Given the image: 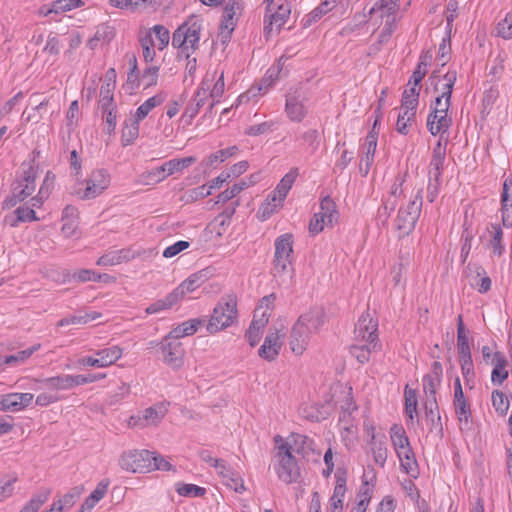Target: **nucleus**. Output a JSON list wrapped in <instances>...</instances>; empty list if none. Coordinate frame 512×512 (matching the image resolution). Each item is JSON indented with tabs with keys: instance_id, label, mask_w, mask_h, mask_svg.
<instances>
[{
	"instance_id": "f257e3e1",
	"label": "nucleus",
	"mask_w": 512,
	"mask_h": 512,
	"mask_svg": "<svg viewBox=\"0 0 512 512\" xmlns=\"http://www.w3.org/2000/svg\"><path fill=\"white\" fill-rule=\"evenodd\" d=\"M325 314L320 308H314L302 314L293 325L289 345L291 351L301 355L306 350L312 334L317 333L324 324Z\"/></svg>"
},
{
	"instance_id": "f03ea898",
	"label": "nucleus",
	"mask_w": 512,
	"mask_h": 512,
	"mask_svg": "<svg viewBox=\"0 0 512 512\" xmlns=\"http://www.w3.org/2000/svg\"><path fill=\"white\" fill-rule=\"evenodd\" d=\"M294 237L291 233H285L278 236L275 240V252L273 258V275L285 282L287 276L289 280L294 275L293 261Z\"/></svg>"
},
{
	"instance_id": "7ed1b4c3",
	"label": "nucleus",
	"mask_w": 512,
	"mask_h": 512,
	"mask_svg": "<svg viewBox=\"0 0 512 512\" xmlns=\"http://www.w3.org/2000/svg\"><path fill=\"white\" fill-rule=\"evenodd\" d=\"M21 169V174L13 184L12 196L5 201L7 207H12L17 202L25 200L35 191L37 168L31 163H23Z\"/></svg>"
},
{
	"instance_id": "20e7f679",
	"label": "nucleus",
	"mask_w": 512,
	"mask_h": 512,
	"mask_svg": "<svg viewBox=\"0 0 512 512\" xmlns=\"http://www.w3.org/2000/svg\"><path fill=\"white\" fill-rule=\"evenodd\" d=\"M237 319V301L234 296L222 298L213 309V314L207 324L210 333H216L231 326Z\"/></svg>"
},
{
	"instance_id": "39448f33",
	"label": "nucleus",
	"mask_w": 512,
	"mask_h": 512,
	"mask_svg": "<svg viewBox=\"0 0 512 512\" xmlns=\"http://www.w3.org/2000/svg\"><path fill=\"white\" fill-rule=\"evenodd\" d=\"M422 192V188L418 189L414 197L398 211L395 225L401 236L409 235L415 228L422 208Z\"/></svg>"
},
{
	"instance_id": "423d86ee",
	"label": "nucleus",
	"mask_w": 512,
	"mask_h": 512,
	"mask_svg": "<svg viewBox=\"0 0 512 512\" xmlns=\"http://www.w3.org/2000/svg\"><path fill=\"white\" fill-rule=\"evenodd\" d=\"M275 457L278 460V465L275 468L278 478L286 484L298 482L301 477V471L288 443H282L278 447Z\"/></svg>"
},
{
	"instance_id": "0eeeda50",
	"label": "nucleus",
	"mask_w": 512,
	"mask_h": 512,
	"mask_svg": "<svg viewBox=\"0 0 512 512\" xmlns=\"http://www.w3.org/2000/svg\"><path fill=\"white\" fill-rule=\"evenodd\" d=\"M196 161L197 159L194 156L169 160L163 163L160 167L154 168L151 171L141 174V181L146 185L159 183L167 176H170L176 172L183 171L185 168H188Z\"/></svg>"
},
{
	"instance_id": "6e6552de",
	"label": "nucleus",
	"mask_w": 512,
	"mask_h": 512,
	"mask_svg": "<svg viewBox=\"0 0 512 512\" xmlns=\"http://www.w3.org/2000/svg\"><path fill=\"white\" fill-rule=\"evenodd\" d=\"M457 80V72L455 70H449L445 73L440 80L441 86L436 85L435 91L439 92V95L435 98L431 104V109L436 113H447L451 105V96L453 87Z\"/></svg>"
},
{
	"instance_id": "1a4fd4ad",
	"label": "nucleus",
	"mask_w": 512,
	"mask_h": 512,
	"mask_svg": "<svg viewBox=\"0 0 512 512\" xmlns=\"http://www.w3.org/2000/svg\"><path fill=\"white\" fill-rule=\"evenodd\" d=\"M151 458L149 450H130L121 455L119 465L126 471L146 473L151 471Z\"/></svg>"
},
{
	"instance_id": "9d476101",
	"label": "nucleus",
	"mask_w": 512,
	"mask_h": 512,
	"mask_svg": "<svg viewBox=\"0 0 512 512\" xmlns=\"http://www.w3.org/2000/svg\"><path fill=\"white\" fill-rule=\"evenodd\" d=\"M264 18V34L270 37L273 32H279L281 27L286 23L291 13L288 3L268 4Z\"/></svg>"
},
{
	"instance_id": "9b49d317",
	"label": "nucleus",
	"mask_w": 512,
	"mask_h": 512,
	"mask_svg": "<svg viewBox=\"0 0 512 512\" xmlns=\"http://www.w3.org/2000/svg\"><path fill=\"white\" fill-rule=\"evenodd\" d=\"M86 188L76 194L81 199H94L110 185V175L105 169L94 170L86 180Z\"/></svg>"
},
{
	"instance_id": "f8f14e48",
	"label": "nucleus",
	"mask_w": 512,
	"mask_h": 512,
	"mask_svg": "<svg viewBox=\"0 0 512 512\" xmlns=\"http://www.w3.org/2000/svg\"><path fill=\"white\" fill-rule=\"evenodd\" d=\"M163 361L173 369L183 365L184 349L182 343L166 336L161 342Z\"/></svg>"
},
{
	"instance_id": "ddd939ff",
	"label": "nucleus",
	"mask_w": 512,
	"mask_h": 512,
	"mask_svg": "<svg viewBox=\"0 0 512 512\" xmlns=\"http://www.w3.org/2000/svg\"><path fill=\"white\" fill-rule=\"evenodd\" d=\"M168 409L165 404L149 407L143 411L142 416H131L128 424L131 427L156 426L165 417Z\"/></svg>"
},
{
	"instance_id": "4468645a",
	"label": "nucleus",
	"mask_w": 512,
	"mask_h": 512,
	"mask_svg": "<svg viewBox=\"0 0 512 512\" xmlns=\"http://www.w3.org/2000/svg\"><path fill=\"white\" fill-rule=\"evenodd\" d=\"M213 80L214 78L209 79L208 76H206L202 80L200 87L196 90L192 100L187 105L183 117L188 118L189 122L199 113L200 109L205 105L206 100L208 99V91L211 88V83Z\"/></svg>"
},
{
	"instance_id": "2eb2a0df",
	"label": "nucleus",
	"mask_w": 512,
	"mask_h": 512,
	"mask_svg": "<svg viewBox=\"0 0 512 512\" xmlns=\"http://www.w3.org/2000/svg\"><path fill=\"white\" fill-rule=\"evenodd\" d=\"M32 393H8L0 395V411L19 412L27 408L33 401Z\"/></svg>"
},
{
	"instance_id": "dca6fc26",
	"label": "nucleus",
	"mask_w": 512,
	"mask_h": 512,
	"mask_svg": "<svg viewBox=\"0 0 512 512\" xmlns=\"http://www.w3.org/2000/svg\"><path fill=\"white\" fill-rule=\"evenodd\" d=\"M378 324L372 319L369 313H364L358 319L354 334L356 342H371L378 339Z\"/></svg>"
},
{
	"instance_id": "f3484780",
	"label": "nucleus",
	"mask_w": 512,
	"mask_h": 512,
	"mask_svg": "<svg viewBox=\"0 0 512 512\" xmlns=\"http://www.w3.org/2000/svg\"><path fill=\"white\" fill-rule=\"evenodd\" d=\"M379 124V119H375L373 127L371 131L368 133L365 141V152L364 157L361 159L360 163V171L366 176L374 162V155L377 147V140L379 131L376 130L377 125Z\"/></svg>"
},
{
	"instance_id": "a211bd4d",
	"label": "nucleus",
	"mask_w": 512,
	"mask_h": 512,
	"mask_svg": "<svg viewBox=\"0 0 512 512\" xmlns=\"http://www.w3.org/2000/svg\"><path fill=\"white\" fill-rule=\"evenodd\" d=\"M282 337L283 335L277 329H270L264 343L259 348L258 355L267 361L275 360L282 347Z\"/></svg>"
},
{
	"instance_id": "6ab92c4d",
	"label": "nucleus",
	"mask_w": 512,
	"mask_h": 512,
	"mask_svg": "<svg viewBox=\"0 0 512 512\" xmlns=\"http://www.w3.org/2000/svg\"><path fill=\"white\" fill-rule=\"evenodd\" d=\"M424 409V417L429 426V432L442 439L444 432L437 399H426Z\"/></svg>"
},
{
	"instance_id": "aec40b11",
	"label": "nucleus",
	"mask_w": 512,
	"mask_h": 512,
	"mask_svg": "<svg viewBox=\"0 0 512 512\" xmlns=\"http://www.w3.org/2000/svg\"><path fill=\"white\" fill-rule=\"evenodd\" d=\"M443 368L440 362L435 361L431 365V370L423 377V389L427 399H436L437 388L441 384Z\"/></svg>"
},
{
	"instance_id": "412c9836",
	"label": "nucleus",
	"mask_w": 512,
	"mask_h": 512,
	"mask_svg": "<svg viewBox=\"0 0 512 512\" xmlns=\"http://www.w3.org/2000/svg\"><path fill=\"white\" fill-rule=\"evenodd\" d=\"M502 225L505 228L512 227V176L504 180L501 193Z\"/></svg>"
},
{
	"instance_id": "4be33fe9",
	"label": "nucleus",
	"mask_w": 512,
	"mask_h": 512,
	"mask_svg": "<svg viewBox=\"0 0 512 512\" xmlns=\"http://www.w3.org/2000/svg\"><path fill=\"white\" fill-rule=\"evenodd\" d=\"M43 387L51 391L70 390L79 386L77 375L61 374L54 377H49L39 380Z\"/></svg>"
},
{
	"instance_id": "5701e85b",
	"label": "nucleus",
	"mask_w": 512,
	"mask_h": 512,
	"mask_svg": "<svg viewBox=\"0 0 512 512\" xmlns=\"http://www.w3.org/2000/svg\"><path fill=\"white\" fill-rule=\"evenodd\" d=\"M285 111L291 121L298 123L301 122L307 114L303 98L296 94H288L286 96Z\"/></svg>"
},
{
	"instance_id": "b1692460",
	"label": "nucleus",
	"mask_w": 512,
	"mask_h": 512,
	"mask_svg": "<svg viewBox=\"0 0 512 512\" xmlns=\"http://www.w3.org/2000/svg\"><path fill=\"white\" fill-rule=\"evenodd\" d=\"M446 158V145H443L439 140L433 148L432 158L430 161L429 174L433 176L435 182L440 184V178L444 169V162Z\"/></svg>"
},
{
	"instance_id": "393cba45",
	"label": "nucleus",
	"mask_w": 512,
	"mask_h": 512,
	"mask_svg": "<svg viewBox=\"0 0 512 512\" xmlns=\"http://www.w3.org/2000/svg\"><path fill=\"white\" fill-rule=\"evenodd\" d=\"M453 406L460 430H470L472 428V411L468 400L466 398L453 399Z\"/></svg>"
},
{
	"instance_id": "a878e982",
	"label": "nucleus",
	"mask_w": 512,
	"mask_h": 512,
	"mask_svg": "<svg viewBox=\"0 0 512 512\" xmlns=\"http://www.w3.org/2000/svg\"><path fill=\"white\" fill-rule=\"evenodd\" d=\"M381 347L379 341L357 342L350 347V353L359 363L364 364L370 360L371 353L380 351Z\"/></svg>"
},
{
	"instance_id": "bb28decb",
	"label": "nucleus",
	"mask_w": 512,
	"mask_h": 512,
	"mask_svg": "<svg viewBox=\"0 0 512 512\" xmlns=\"http://www.w3.org/2000/svg\"><path fill=\"white\" fill-rule=\"evenodd\" d=\"M290 441L291 444L288 443V446L291 447V451H294L297 454H301L303 457L307 456L310 452H316L314 440L306 435L292 433L290 436Z\"/></svg>"
},
{
	"instance_id": "cd10ccee",
	"label": "nucleus",
	"mask_w": 512,
	"mask_h": 512,
	"mask_svg": "<svg viewBox=\"0 0 512 512\" xmlns=\"http://www.w3.org/2000/svg\"><path fill=\"white\" fill-rule=\"evenodd\" d=\"M243 9V0H229L224 8L221 22L228 23L231 29H235L238 17L242 14Z\"/></svg>"
},
{
	"instance_id": "c85d7f7f",
	"label": "nucleus",
	"mask_w": 512,
	"mask_h": 512,
	"mask_svg": "<svg viewBox=\"0 0 512 512\" xmlns=\"http://www.w3.org/2000/svg\"><path fill=\"white\" fill-rule=\"evenodd\" d=\"M204 276L205 275L202 272L194 273L186 280H184L178 287H176L173 292L179 301L185 296L186 293L193 292L198 287H200L204 282Z\"/></svg>"
},
{
	"instance_id": "c756f323",
	"label": "nucleus",
	"mask_w": 512,
	"mask_h": 512,
	"mask_svg": "<svg viewBox=\"0 0 512 512\" xmlns=\"http://www.w3.org/2000/svg\"><path fill=\"white\" fill-rule=\"evenodd\" d=\"M36 212L29 207L19 206L12 215L5 217V223L11 227H16L20 222H31L37 220Z\"/></svg>"
},
{
	"instance_id": "7c9ffc66",
	"label": "nucleus",
	"mask_w": 512,
	"mask_h": 512,
	"mask_svg": "<svg viewBox=\"0 0 512 512\" xmlns=\"http://www.w3.org/2000/svg\"><path fill=\"white\" fill-rule=\"evenodd\" d=\"M203 322L204 321L200 319H191L185 321L172 329L167 336L179 341V339L182 337L193 335L198 330V327L203 324Z\"/></svg>"
},
{
	"instance_id": "2f4dec72",
	"label": "nucleus",
	"mask_w": 512,
	"mask_h": 512,
	"mask_svg": "<svg viewBox=\"0 0 512 512\" xmlns=\"http://www.w3.org/2000/svg\"><path fill=\"white\" fill-rule=\"evenodd\" d=\"M284 200L279 199V193L273 190L266 198L265 203H263L259 209V213L261 214V219L266 220L272 214H274L278 208L282 207Z\"/></svg>"
},
{
	"instance_id": "473e14b6",
	"label": "nucleus",
	"mask_w": 512,
	"mask_h": 512,
	"mask_svg": "<svg viewBox=\"0 0 512 512\" xmlns=\"http://www.w3.org/2000/svg\"><path fill=\"white\" fill-rule=\"evenodd\" d=\"M200 31H201V24L198 22H193L190 25L188 23H185V38H186V45L188 46V59L190 58V55L194 53V51L198 48V43L200 40Z\"/></svg>"
},
{
	"instance_id": "72a5a7b5",
	"label": "nucleus",
	"mask_w": 512,
	"mask_h": 512,
	"mask_svg": "<svg viewBox=\"0 0 512 512\" xmlns=\"http://www.w3.org/2000/svg\"><path fill=\"white\" fill-rule=\"evenodd\" d=\"M122 349L119 346H111L96 352L98 356L100 368L108 367L114 364L122 356Z\"/></svg>"
},
{
	"instance_id": "f704fd0d",
	"label": "nucleus",
	"mask_w": 512,
	"mask_h": 512,
	"mask_svg": "<svg viewBox=\"0 0 512 512\" xmlns=\"http://www.w3.org/2000/svg\"><path fill=\"white\" fill-rule=\"evenodd\" d=\"M109 3L116 8L136 12L152 7L153 0H109Z\"/></svg>"
},
{
	"instance_id": "c9c22d12",
	"label": "nucleus",
	"mask_w": 512,
	"mask_h": 512,
	"mask_svg": "<svg viewBox=\"0 0 512 512\" xmlns=\"http://www.w3.org/2000/svg\"><path fill=\"white\" fill-rule=\"evenodd\" d=\"M318 214L323 216L324 220L327 222V226L332 225L338 220L339 213L335 202L330 196H326L321 200Z\"/></svg>"
},
{
	"instance_id": "e433bc0d",
	"label": "nucleus",
	"mask_w": 512,
	"mask_h": 512,
	"mask_svg": "<svg viewBox=\"0 0 512 512\" xmlns=\"http://www.w3.org/2000/svg\"><path fill=\"white\" fill-rule=\"evenodd\" d=\"M131 258L130 251L122 249L102 255L98 259L97 264L100 266H114L120 264L122 261H129Z\"/></svg>"
},
{
	"instance_id": "4c0bfd02",
	"label": "nucleus",
	"mask_w": 512,
	"mask_h": 512,
	"mask_svg": "<svg viewBox=\"0 0 512 512\" xmlns=\"http://www.w3.org/2000/svg\"><path fill=\"white\" fill-rule=\"evenodd\" d=\"M51 489L42 488L23 506L19 512H38L41 506L49 499Z\"/></svg>"
},
{
	"instance_id": "58836bf2",
	"label": "nucleus",
	"mask_w": 512,
	"mask_h": 512,
	"mask_svg": "<svg viewBox=\"0 0 512 512\" xmlns=\"http://www.w3.org/2000/svg\"><path fill=\"white\" fill-rule=\"evenodd\" d=\"M39 348L40 344H36L25 350H21L16 354L5 356L3 362L0 363V366L2 364L8 366H18L20 364H23L27 359H29L33 355V353L38 351Z\"/></svg>"
},
{
	"instance_id": "ea45409f",
	"label": "nucleus",
	"mask_w": 512,
	"mask_h": 512,
	"mask_svg": "<svg viewBox=\"0 0 512 512\" xmlns=\"http://www.w3.org/2000/svg\"><path fill=\"white\" fill-rule=\"evenodd\" d=\"M129 122L126 121L122 129L121 141L123 146L131 145L139 135L140 122L134 118L129 119Z\"/></svg>"
},
{
	"instance_id": "a19ab883",
	"label": "nucleus",
	"mask_w": 512,
	"mask_h": 512,
	"mask_svg": "<svg viewBox=\"0 0 512 512\" xmlns=\"http://www.w3.org/2000/svg\"><path fill=\"white\" fill-rule=\"evenodd\" d=\"M298 176V168H292L284 177L280 180L276 188L274 189L279 193V199L285 200L288 192L292 188L293 183L295 182Z\"/></svg>"
},
{
	"instance_id": "79ce46f5",
	"label": "nucleus",
	"mask_w": 512,
	"mask_h": 512,
	"mask_svg": "<svg viewBox=\"0 0 512 512\" xmlns=\"http://www.w3.org/2000/svg\"><path fill=\"white\" fill-rule=\"evenodd\" d=\"M390 438L395 451L399 450L400 448L404 449L406 446L410 444L405 429L401 425H392V427L390 428Z\"/></svg>"
},
{
	"instance_id": "37998d69",
	"label": "nucleus",
	"mask_w": 512,
	"mask_h": 512,
	"mask_svg": "<svg viewBox=\"0 0 512 512\" xmlns=\"http://www.w3.org/2000/svg\"><path fill=\"white\" fill-rule=\"evenodd\" d=\"M372 491L368 485V482L365 481L360 487V490L356 496L357 504L352 509V512H366L369 502L371 500Z\"/></svg>"
},
{
	"instance_id": "c03bdc74",
	"label": "nucleus",
	"mask_w": 512,
	"mask_h": 512,
	"mask_svg": "<svg viewBox=\"0 0 512 512\" xmlns=\"http://www.w3.org/2000/svg\"><path fill=\"white\" fill-rule=\"evenodd\" d=\"M179 302V299L176 297L174 292L169 293L165 298L159 299L156 302L152 303L146 308L147 314H155L162 310H166L171 308L173 305Z\"/></svg>"
},
{
	"instance_id": "a18cd8bd",
	"label": "nucleus",
	"mask_w": 512,
	"mask_h": 512,
	"mask_svg": "<svg viewBox=\"0 0 512 512\" xmlns=\"http://www.w3.org/2000/svg\"><path fill=\"white\" fill-rule=\"evenodd\" d=\"M239 149L237 146H230L225 149H221L213 154H211L205 161L202 162V165L205 167L212 166L216 162H223L226 159L236 155Z\"/></svg>"
},
{
	"instance_id": "49530a36",
	"label": "nucleus",
	"mask_w": 512,
	"mask_h": 512,
	"mask_svg": "<svg viewBox=\"0 0 512 512\" xmlns=\"http://www.w3.org/2000/svg\"><path fill=\"white\" fill-rule=\"evenodd\" d=\"M415 117L416 113L408 110H401L397 118L396 130L402 135H407L412 123L415 121Z\"/></svg>"
},
{
	"instance_id": "de8ad7c7",
	"label": "nucleus",
	"mask_w": 512,
	"mask_h": 512,
	"mask_svg": "<svg viewBox=\"0 0 512 512\" xmlns=\"http://www.w3.org/2000/svg\"><path fill=\"white\" fill-rule=\"evenodd\" d=\"M162 102H163V98L161 96L156 95V96L150 97L149 99H147L144 103H142L137 108L133 118L140 122L149 114V112L153 108L160 105Z\"/></svg>"
},
{
	"instance_id": "09e8293b",
	"label": "nucleus",
	"mask_w": 512,
	"mask_h": 512,
	"mask_svg": "<svg viewBox=\"0 0 512 512\" xmlns=\"http://www.w3.org/2000/svg\"><path fill=\"white\" fill-rule=\"evenodd\" d=\"M405 397V413L409 417L410 420H413L417 415V393L416 390L405 387L404 391Z\"/></svg>"
},
{
	"instance_id": "8fccbe9b",
	"label": "nucleus",
	"mask_w": 512,
	"mask_h": 512,
	"mask_svg": "<svg viewBox=\"0 0 512 512\" xmlns=\"http://www.w3.org/2000/svg\"><path fill=\"white\" fill-rule=\"evenodd\" d=\"M371 451L373 459L376 464L384 467L387 460V448L384 441L375 440V436H372Z\"/></svg>"
},
{
	"instance_id": "3c124183",
	"label": "nucleus",
	"mask_w": 512,
	"mask_h": 512,
	"mask_svg": "<svg viewBox=\"0 0 512 512\" xmlns=\"http://www.w3.org/2000/svg\"><path fill=\"white\" fill-rule=\"evenodd\" d=\"M172 46L180 50V55L188 59V46L185 38V23L178 27L172 37Z\"/></svg>"
},
{
	"instance_id": "603ef678",
	"label": "nucleus",
	"mask_w": 512,
	"mask_h": 512,
	"mask_svg": "<svg viewBox=\"0 0 512 512\" xmlns=\"http://www.w3.org/2000/svg\"><path fill=\"white\" fill-rule=\"evenodd\" d=\"M249 186L245 180L235 183L232 187L224 190L217 196V203H226L236 197L242 190Z\"/></svg>"
},
{
	"instance_id": "864d4df0",
	"label": "nucleus",
	"mask_w": 512,
	"mask_h": 512,
	"mask_svg": "<svg viewBox=\"0 0 512 512\" xmlns=\"http://www.w3.org/2000/svg\"><path fill=\"white\" fill-rule=\"evenodd\" d=\"M492 239L490 241V245L493 249V254L501 257L504 252V245L502 244L503 239V231L501 227L497 224H492Z\"/></svg>"
},
{
	"instance_id": "5fc2aeb1",
	"label": "nucleus",
	"mask_w": 512,
	"mask_h": 512,
	"mask_svg": "<svg viewBox=\"0 0 512 512\" xmlns=\"http://www.w3.org/2000/svg\"><path fill=\"white\" fill-rule=\"evenodd\" d=\"M176 491L184 497H203L206 494L205 488L194 484H177Z\"/></svg>"
},
{
	"instance_id": "6e6d98bb",
	"label": "nucleus",
	"mask_w": 512,
	"mask_h": 512,
	"mask_svg": "<svg viewBox=\"0 0 512 512\" xmlns=\"http://www.w3.org/2000/svg\"><path fill=\"white\" fill-rule=\"evenodd\" d=\"M496 31L497 36L504 40L512 39V11L507 13L505 18L498 22Z\"/></svg>"
},
{
	"instance_id": "4d7b16f0",
	"label": "nucleus",
	"mask_w": 512,
	"mask_h": 512,
	"mask_svg": "<svg viewBox=\"0 0 512 512\" xmlns=\"http://www.w3.org/2000/svg\"><path fill=\"white\" fill-rule=\"evenodd\" d=\"M399 9V0H380V2L376 3L370 13H374L376 11H382L381 16L385 15H395L397 10Z\"/></svg>"
},
{
	"instance_id": "13d9d810",
	"label": "nucleus",
	"mask_w": 512,
	"mask_h": 512,
	"mask_svg": "<svg viewBox=\"0 0 512 512\" xmlns=\"http://www.w3.org/2000/svg\"><path fill=\"white\" fill-rule=\"evenodd\" d=\"M491 400L493 407L498 413L501 415L507 413L509 409V400L502 391L494 390L491 395Z\"/></svg>"
},
{
	"instance_id": "bf43d9fd",
	"label": "nucleus",
	"mask_w": 512,
	"mask_h": 512,
	"mask_svg": "<svg viewBox=\"0 0 512 512\" xmlns=\"http://www.w3.org/2000/svg\"><path fill=\"white\" fill-rule=\"evenodd\" d=\"M84 5L82 0H56L52 2L54 14H60Z\"/></svg>"
},
{
	"instance_id": "052dcab7",
	"label": "nucleus",
	"mask_w": 512,
	"mask_h": 512,
	"mask_svg": "<svg viewBox=\"0 0 512 512\" xmlns=\"http://www.w3.org/2000/svg\"><path fill=\"white\" fill-rule=\"evenodd\" d=\"M387 19L385 21L384 27L381 30L378 38V42L380 44H385L389 41L393 32L396 29V17L395 15H386Z\"/></svg>"
},
{
	"instance_id": "680f3d73",
	"label": "nucleus",
	"mask_w": 512,
	"mask_h": 512,
	"mask_svg": "<svg viewBox=\"0 0 512 512\" xmlns=\"http://www.w3.org/2000/svg\"><path fill=\"white\" fill-rule=\"evenodd\" d=\"M114 89L115 88L109 84H103L101 86L99 100V107L101 109H108L109 107L115 106L113 98Z\"/></svg>"
},
{
	"instance_id": "e2e57ef3",
	"label": "nucleus",
	"mask_w": 512,
	"mask_h": 512,
	"mask_svg": "<svg viewBox=\"0 0 512 512\" xmlns=\"http://www.w3.org/2000/svg\"><path fill=\"white\" fill-rule=\"evenodd\" d=\"M94 36L96 37V40L101 42V44H108L115 37V30L108 24H101L97 27Z\"/></svg>"
},
{
	"instance_id": "0e129e2a",
	"label": "nucleus",
	"mask_w": 512,
	"mask_h": 512,
	"mask_svg": "<svg viewBox=\"0 0 512 512\" xmlns=\"http://www.w3.org/2000/svg\"><path fill=\"white\" fill-rule=\"evenodd\" d=\"M460 357V363H461V371L462 375L468 384L471 380L474 378V365L471 355L466 356H459Z\"/></svg>"
},
{
	"instance_id": "69168bd1",
	"label": "nucleus",
	"mask_w": 512,
	"mask_h": 512,
	"mask_svg": "<svg viewBox=\"0 0 512 512\" xmlns=\"http://www.w3.org/2000/svg\"><path fill=\"white\" fill-rule=\"evenodd\" d=\"M158 72L159 67L157 66H149L144 70L141 76V82L143 83L144 88H149L157 84Z\"/></svg>"
},
{
	"instance_id": "338daca9",
	"label": "nucleus",
	"mask_w": 512,
	"mask_h": 512,
	"mask_svg": "<svg viewBox=\"0 0 512 512\" xmlns=\"http://www.w3.org/2000/svg\"><path fill=\"white\" fill-rule=\"evenodd\" d=\"M199 457L206 463H209L211 466H213L218 473H222L223 470L226 469V462L222 459H217L212 457L210 451L208 450H201L199 451Z\"/></svg>"
},
{
	"instance_id": "774afa93",
	"label": "nucleus",
	"mask_w": 512,
	"mask_h": 512,
	"mask_svg": "<svg viewBox=\"0 0 512 512\" xmlns=\"http://www.w3.org/2000/svg\"><path fill=\"white\" fill-rule=\"evenodd\" d=\"M280 69L278 67H271L265 73L258 90L264 91V93L268 90V88L275 82L278 77Z\"/></svg>"
}]
</instances>
